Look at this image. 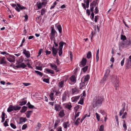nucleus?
Returning <instances> with one entry per match:
<instances>
[{"label":"nucleus","mask_w":131,"mask_h":131,"mask_svg":"<svg viewBox=\"0 0 131 131\" xmlns=\"http://www.w3.org/2000/svg\"><path fill=\"white\" fill-rule=\"evenodd\" d=\"M99 11V10H98V8L97 7H96L95 9L94 13L95 14H97L98 13Z\"/></svg>","instance_id":"680f3d73"},{"label":"nucleus","mask_w":131,"mask_h":131,"mask_svg":"<svg viewBox=\"0 0 131 131\" xmlns=\"http://www.w3.org/2000/svg\"><path fill=\"white\" fill-rule=\"evenodd\" d=\"M46 73H51L52 74H53L54 73V72L53 70L50 69H46Z\"/></svg>","instance_id":"cd10ccee"},{"label":"nucleus","mask_w":131,"mask_h":131,"mask_svg":"<svg viewBox=\"0 0 131 131\" xmlns=\"http://www.w3.org/2000/svg\"><path fill=\"white\" fill-rule=\"evenodd\" d=\"M89 1H88V0H87L86 4V7L87 8H89Z\"/></svg>","instance_id":"69168bd1"},{"label":"nucleus","mask_w":131,"mask_h":131,"mask_svg":"<svg viewBox=\"0 0 131 131\" xmlns=\"http://www.w3.org/2000/svg\"><path fill=\"white\" fill-rule=\"evenodd\" d=\"M52 53L53 56H55L57 53L58 51L53 46L52 48Z\"/></svg>","instance_id":"4468645a"},{"label":"nucleus","mask_w":131,"mask_h":131,"mask_svg":"<svg viewBox=\"0 0 131 131\" xmlns=\"http://www.w3.org/2000/svg\"><path fill=\"white\" fill-rule=\"evenodd\" d=\"M62 53V49H59V51L58 52V54L59 56H61Z\"/></svg>","instance_id":"864d4df0"},{"label":"nucleus","mask_w":131,"mask_h":131,"mask_svg":"<svg viewBox=\"0 0 131 131\" xmlns=\"http://www.w3.org/2000/svg\"><path fill=\"white\" fill-rule=\"evenodd\" d=\"M67 94L66 93V92H65L62 95V102H63L64 101H66L67 98Z\"/></svg>","instance_id":"a211bd4d"},{"label":"nucleus","mask_w":131,"mask_h":131,"mask_svg":"<svg viewBox=\"0 0 131 131\" xmlns=\"http://www.w3.org/2000/svg\"><path fill=\"white\" fill-rule=\"evenodd\" d=\"M23 58L21 57L20 58L18 59V60H17V62L18 63L21 62L23 61Z\"/></svg>","instance_id":"c03bdc74"},{"label":"nucleus","mask_w":131,"mask_h":131,"mask_svg":"<svg viewBox=\"0 0 131 131\" xmlns=\"http://www.w3.org/2000/svg\"><path fill=\"white\" fill-rule=\"evenodd\" d=\"M47 1L46 0H43V1L42 3L44 6H45L46 5L47 3Z\"/></svg>","instance_id":"338daca9"},{"label":"nucleus","mask_w":131,"mask_h":131,"mask_svg":"<svg viewBox=\"0 0 131 131\" xmlns=\"http://www.w3.org/2000/svg\"><path fill=\"white\" fill-rule=\"evenodd\" d=\"M41 125L40 123H38L37 125L36 128H37L38 130H39L40 128L41 127Z\"/></svg>","instance_id":"a18cd8bd"},{"label":"nucleus","mask_w":131,"mask_h":131,"mask_svg":"<svg viewBox=\"0 0 131 131\" xmlns=\"http://www.w3.org/2000/svg\"><path fill=\"white\" fill-rule=\"evenodd\" d=\"M95 6V5H94V3H91L90 5V10L92 12H93L94 8V6Z\"/></svg>","instance_id":"5701e85b"},{"label":"nucleus","mask_w":131,"mask_h":131,"mask_svg":"<svg viewBox=\"0 0 131 131\" xmlns=\"http://www.w3.org/2000/svg\"><path fill=\"white\" fill-rule=\"evenodd\" d=\"M27 102V101L26 100L21 101L19 102V104L21 106L23 105L26 104Z\"/></svg>","instance_id":"2f4dec72"},{"label":"nucleus","mask_w":131,"mask_h":131,"mask_svg":"<svg viewBox=\"0 0 131 131\" xmlns=\"http://www.w3.org/2000/svg\"><path fill=\"white\" fill-rule=\"evenodd\" d=\"M94 12H92L91 16H90V17L91 19L93 20L94 19Z\"/></svg>","instance_id":"6e6d98bb"},{"label":"nucleus","mask_w":131,"mask_h":131,"mask_svg":"<svg viewBox=\"0 0 131 131\" xmlns=\"http://www.w3.org/2000/svg\"><path fill=\"white\" fill-rule=\"evenodd\" d=\"M90 77L89 75H87L84 79V82L87 83V82L89 79Z\"/></svg>","instance_id":"7c9ffc66"},{"label":"nucleus","mask_w":131,"mask_h":131,"mask_svg":"<svg viewBox=\"0 0 131 131\" xmlns=\"http://www.w3.org/2000/svg\"><path fill=\"white\" fill-rule=\"evenodd\" d=\"M66 44V43L62 41H60L59 43V49H62V48L64 44Z\"/></svg>","instance_id":"bb28decb"},{"label":"nucleus","mask_w":131,"mask_h":131,"mask_svg":"<svg viewBox=\"0 0 131 131\" xmlns=\"http://www.w3.org/2000/svg\"><path fill=\"white\" fill-rule=\"evenodd\" d=\"M114 86L117 91L119 90V81L118 78L116 76H114L111 80Z\"/></svg>","instance_id":"f03ea898"},{"label":"nucleus","mask_w":131,"mask_h":131,"mask_svg":"<svg viewBox=\"0 0 131 131\" xmlns=\"http://www.w3.org/2000/svg\"><path fill=\"white\" fill-rule=\"evenodd\" d=\"M121 39L123 41H124L126 39V38L125 35H121Z\"/></svg>","instance_id":"4c0bfd02"},{"label":"nucleus","mask_w":131,"mask_h":131,"mask_svg":"<svg viewBox=\"0 0 131 131\" xmlns=\"http://www.w3.org/2000/svg\"><path fill=\"white\" fill-rule=\"evenodd\" d=\"M87 62V60L86 58H83L82 61L81 62V65L83 67L86 64Z\"/></svg>","instance_id":"2eb2a0df"},{"label":"nucleus","mask_w":131,"mask_h":131,"mask_svg":"<svg viewBox=\"0 0 131 131\" xmlns=\"http://www.w3.org/2000/svg\"><path fill=\"white\" fill-rule=\"evenodd\" d=\"M56 63L57 65H59L60 63V62L59 60V59H56Z\"/></svg>","instance_id":"0e129e2a"},{"label":"nucleus","mask_w":131,"mask_h":131,"mask_svg":"<svg viewBox=\"0 0 131 131\" xmlns=\"http://www.w3.org/2000/svg\"><path fill=\"white\" fill-rule=\"evenodd\" d=\"M46 12L45 10L44 9H42L41 10V15H43L45 14Z\"/></svg>","instance_id":"bf43d9fd"},{"label":"nucleus","mask_w":131,"mask_h":131,"mask_svg":"<svg viewBox=\"0 0 131 131\" xmlns=\"http://www.w3.org/2000/svg\"><path fill=\"white\" fill-rule=\"evenodd\" d=\"M69 79L72 82L75 83L76 82V78L73 75L72 76L70 77Z\"/></svg>","instance_id":"6ab92c4d"},{"label":"nucleus","mask_w":131,"mask_h":131,"mask_svg":"<svg viewBox=\"0 0 131 131\" xmlns=\"http://www.w3.org/2000/svg\"><path fill=\"white\" fill-rule=\"evenodd\" d=\"M64 110H61L59 113V115L61 117H62L65 116Z\"/></svg>","instance_id":"412c9836"},{"label":"nucleus","mask_w":131,"mask_h":131,"mask_svg":"<svg viewBox=\"0 0 131 131\" xmlns=\"http://www.w3.org/2000/svg\"><path fill=\"white\" fill-rule=\"evenodd\" d=\"M104 126L102 125L100 126V128L99 129V131H103L104 130Z\"/></svg>","instance_id":"8fccbe9b"},{"label":"nucleus","mask_w":131,"mask_h":131,"mask_svg":"<svg viewBox=\"0 0 131 131\" xmlns=\"http://www.w3.org/2000/svg\"><path fill=\"white\" fill-rule=\"evenodd\" d=\"M57 4V3L56 2H55L53 4V5L51 6L50 9H53L55 7Z\"/></svg>","instance_id":"de8ad7c7"},{"label":"nucleus","mask_w":131,"mask_h":131,"mask_svg":"<svg viewBox=\"0 0 131 131\" xmlns=\"http://www.w3.org/2000/svg\"><path fill=\"white\" fill-rule=\"evenodd\" d=\"M35 72L38 75H39L42 76L43 75L42 73L39 71H35Z\"/></svg>","instance_id":"37998d69"},{"label":"nucleus","mask_w":131,"mask_h":131,"mask_svg":"<svg viewBox=\"0 0 131 131\" xmlns=\"http://www.w3.org/2000/svg\"><path fill=\"white\" fill-rule=\"evenodd\" d=\"M92 57L91 53L90 51H89L86 57L88 59H89Z\"/></svg>","instance_id":"c9c22d12"},{"label":"nucleus","mask_w":131,"mask_h":131,"mask_svg":"<svg viewBox=\"0 0 131 131\" xmlns=\"http://www.w3.org/2000/svg\"><path fill=\"white\" fill-rule=\"evenodd\" d=\"M50 66L52 69L56 70V72H58L59 71L58 69H57V66L54 64L50 63Z\"/></svg>","instance_id":"0eeeda50"},{"label":"nucleus","mask_w":131,"mask_h":131,"mask_svg":"<svg viewBox=\"0 0 131 131\" xmlns=\"http://www.w3.org/2000/svg\"><path fill=\"white\" fill-rule=\"evenodd\" d=\"M83 99L81 98L80 100H79L78 103V104H82L83 103Z\"/></svg>","instance_id":"3c124183"},{"label":"nucleus","mask_w":131,"mask_h":131,"mask_svg":"<svg viewBox=\"0 0 131 131\" xmlns=\"http://www.w3.org/2000/svg\"><path fill=\"white\" fill-rule=\"evenodd\" d=\"M8 120V119H6V121H5V122L4 123V126H5L6 127L7 126H8V125L7 123L8 121H7V120Z\"/></svg>","instance_id":"4d7b16f0"},{"label":"nucleus","mask_w":131,"mask_h":131,"mask_svg":"<svg viewBox=\"0 0 131 131\" xmlns=\"http://www.w3.org/2000/svg\"><path fill=\"white\" fill-rule=\"evenodd\" d=\"M33 111H28L26 114V116L27 118H29L32 114Z\"/></svg>","instance_id":"b1692460"},{"label":"nucleus","mask_w":131,"mask_h":131,"mask_svg":"<svg viewBox=\"0 0 131 131\" xmlns=\"http://www.w3.org/2000/svg\"><path fill=\"white\" fill-rule=\"evenodd\" d=\"M54 92L55 91L54 90H53V91H51L49 95L50 99L52 101H53L54 100Z\"/></svg>","instance_id":"f3484780"},{"label":"nucleus","mask_w":131,"mask_h":131,"mask_svg":"<svg viewBox=\"0 0 131 131\" xmlns=\"http://www.w3.org/2000/svg\"><path fill=\"white\" fill-rule=\"evenodd\" d=\"M64 84V82L63 81L59 82L58 84L59 87L60 88H62Z\"/></svg>","instance_id":"a878e982"},{"label":"nucleus","mask_w":131,"mask_h":131,"mask_svg":"<svg viewBox=\"0 0 131 131\" xmlns=\"http://www.w3.org/2000/svg\"><path fill=\"white\" fill-rule=\"evenodd\" d=\"M43 81L47 83H49V79H48L44 78L43 80Z\"/></svg>","instance_id":"603ef678"},{"label":"nucleus","mask_w":131,"mask_h":131,"mask_svg":"<svg viewBox=\"0 0 131 131\" xmlns=\"http://www.w3.org/2000/svg\"><path fill=\"white\" fill-rule=\"evenodd\" d=\"M7 59L10 62H14L15 61L14 57V56H9L8 57H7Z\"/></svg>","instance_id":"1a4fd4ad"},{"label":"nucleus","mask_w":131,"mask_h":131,"mask_svg":"<svg viewBox=\"0 0 131 131\" xmlns=\"http://www.w3.org/2000/svg\"><path fill=\"white\" fill-rule=\"evenodd\" d=\"M27 107L25 106H23L22 107L20 112L21 113H24L27 110Z\"/></svg>","instance_id":"c85d7f7f"},{"label":"nucleus","mask_w":131,"mask_h":131,"mask_svg":"<svg viewBox=\"0 0 131 131\" xmlns=\"http://www.w3.org/2000/svg\"><path fill=\"white\" fill-rule=\"evenodd\" d=\"M27 124H25L23 125L22 129V130L25 129L27 128Z\"/></svg>","instance_id":"5fc2aeb1"},{"label":"nucleus","mask_w":131,"mask_h":131,"mask_svg":"<svg viewBox=\"0 0 131 131\" xmlns=\"http://www.w3.org/2000/svg\"><path fill=\"white\" fill-rule=\"evenodd\" d=\"M13 110H16V106H13L10 105L8 108L7 111L8 112H10Z\"/></svg>","instance_id":"7ed1b4c3"},{"label":"nucleus","mask_w":131,"mask_h":131,"mask_svg":"<svg viewBox=\"0 0 131 131\" xmlns=\"http://www.w3.org/2000/svg\"><path fill=\"white\" fill-rule=\"evenodd\" d=\"M36 68L37 69L40 71H41L42 70V68L41 67L37 66Z\"/></svg>","instance_id":"774afa93"},{"label":"nucleus","mask_w":131,"mask_h":131,"mask_svg":"<svg viewBox=\"0 0 131 131\" xmlns=\"http://www.w3.org/2000/svg\"><path fill=\"white\" fill-rule=\"evenodd\" d=\"M68 124V122H64L63 124V126L64 128H67V127L69 126Z\"/></svg>","instance_id":"c756f323"},{"label":"nucleus","mask_w":131,"mask_h":131,"mask_svg":"<svg viewBox=\"0 0 131 131\" xmlns=\"http://www.w3.org/2000/svg\"><path fill=\"white\" fill-rule=\"evenodd\" d=\"M20 67L23 69L27 67V66L24 63H21Z\"/></svg>","instance_id":"49530a36"},{"label":"nucleus","mask_w":131,"mask_h":131,"mask_svg":"<svg viewBox=\"0 0 131 131\" xmlns=\"http://www.w3.org/2000/svg\"><path fill=\"white\" fill-rule=\"evenodd\" d=\"M103 100L102 98L100 96H98L94 98L92 104L93 107L95 108L100 106Z\"/></svg>","instance_id":"f257e3e1"},{"label":"nucleus","mask_w":131,"mask_h":131,"mask_svg":"<svg viewBox=\"0 0 131 131\" xmlns=\"http://www.w3.org/2000/svg\"><path fill=\"white\" fill-rule=\"evenodd\" d=\"M65 107L69 109V110H70L72 106L71 104H67L66 105Z\"/></svg>","instance_id":"e433bc0d"},{"label":"nucleus","mask_w":131,"mask_h":131,"mask_svg":"<svg viewBox=\"0 0 131 131\" xmlns=\"http://www.w3.org/2000/svg\"><path fill=\"white\" fill-rule=\"evenodd\" d=\"M80 118H78L74 122L75 124L76 125H78L79 123V121H80Z\"/></svg>","instance_id":"58836bf2"},{"label":"nucleus","mask_w":131,"mask_h":131,"mask_svg":"<svg viewBox=\"0 0 131 131\" xmlns=\"http://www.w3.org/2000/svg\"><path fill=\"white\" fill-rule=\"evenodd\" d=\"M0 64H6L7 63V62L6 61V58L5 57H3L0 58Z\"/></svg>","instance_id":"6e6552de"},{"label":"nucleus","mask_w":131,"mask_h":131,"mask_svg":"<svg viewBox=\"0 0 131 131\" xmlns=\"http://www.w3.org/2000/svg\"><path fill=\"white\" fill-rule=\"evenodd\" d=\"M55 27L57 28L59 33H61L62 32V28L61 26L59 25H58L57 24H56L55 25Z\"/></svg>","instance_id":"dca6fc26"},{"label":"nucleus","mask_w":131,"mask_h":131,"mask_svg":"<svg viewBox=\"0 0 131 131\" xmlns=\"http://www.w3.org/2000/svg\"><path fill=\"white\" fill-rule=\"evenodd\" d=\"M80 106L81 107V106L80 105H78L74 107V109L75 110L74 113H77V112L78 111V109L79 108Z\"/></svg>","instance_id":"72a5a7b5"},{"label":"nucleus","mask_w":131,"mask_h":131,"mask_svg":"<svg viewBox=\"0 0 131 131\" xmlns=\"http://www.w3.org/2000/svg\"><path fill=\"white\" fill-rule=\"evenodd\" d=\"M49 36L50 38V39L51 40H55V38L54 37L55 36L52 35L51 34H50L49 35Z\"/></svg>","instance_id":"f704fd0d"},{"label":"nucleus","mask_w":131,"mask_h":131,"mask_svg":"<svg viewBox=\"0 0 131 131\" xmlns=\"http://www.w3.org/2000/svg\"><path fill=\"white\" fill-rule=\"evenodd\" d=\"M80 96H78L75 97H73L71 98V100L72 102H75L77 101L79 99Z\"/></svg>","instance_id":"aec40b11"},{"label":"nucleus","mask_w":131,"mask_h":131,"mask_svg":"<svg viewBox=\"0 0 131 131\" xmlns=\"http://www.w3.org/2000/svg\"><path fill=\"white\" fill-rule=\"evenodd\" d=\"M27 120L26 118L21 117L20 118L19 121L18 123L19 124H22V123L25 122Z\"/></svg>","instance_id":"9d476101"},{"label":"nucleus","mask_w":131,"mask_h":131,"mask_svg":"<svg viewBox=\"0 0 131 131\" xmlns=\"http://www.w3.org/2000/svg\"><path fill=\"white\" fill-rule=\"evenodd\" d=\"M17 11L19 12L20 10H22L23 9H25V7L21 5L20 4H17Z\"/></svg>","instance_id":"423d86ee"},{"label":"nucleus","mask_w":131,"mask_h":131,"mask_svg":"<svg viewBox=\"0 0 131 131\" xmlns=\"http://www.w3.org/2000/svg\"><path fill=\"white\" fill-rule=\"evenodd\" d=\"M62 107L59 104H55L54 106V109L57 111H58L62 109Z\"/></svg>","instance_id":"ddd939ff"},{"label":"nucleus","mask_w":131,"mask_h":131,"mask_svg":"<svg viewBox=\"0 0 131 131\" xmlns=\"http://www.w3.org/2000/svg\"><path fill=\"white\" fill-rule=\"evenodd\" d=\"M51 32L50 34L55 36V33H57L56 31L55 30L53 27L51 26Z\"/></svg>","instance_id":"4be33fe9"},{"label":"nucleus","mask_w":131,"mask_h":131,"mask_svg":"<svg viewBox=\"0 0 131 131\" xmlns=\"http://www.w3.org/2000/svg\"><path fill=\"white\" fill-rule=\"evenodd\" d=\"M36 4L38 9H41L43 5L42 3L39 2L37 3Z\"/></svg>","instance_id":"393cba45"},{"label":"nucleus","mask_w":131,"mask_h":131,"mask_svg":"<svg viewBox=\"0 0 131 131\" xmlns=\"http://www.w3.org/2000/svg\"><path fill=\"white\" fill-rule=\"evenodd\" d=\"M125 68L126 69H128L131 67V63L129 59L127 60L125 64Z\"/></svg>","instance_id":"39448f33"},{"label":"nucleus","mask_w":131,"mask_h":131,"mask_svg":"<svg viewBox=\"0 0 131 131\" xmlns=\"http://www.w3.org/2000/svg\"><path fill=\"white\" fill-rule=\"evenodd\" d=\"M23 53L24 54L26 57L27 58H29L30 57V54L29 52L28 51H27L26 50L24 49L23 50Z\"/></svg>","instance_id":"9b49d317"},{"label":"nucleus","mask_w":131,"mask_h":131,"mask_svg":"<svg viewBox=\"0 0 131 131\" xmlns=\"http://www.w3.org/2000/svg\"><path fill=\"white\" fill-rule=\"evenodd\" d=\"M123 126L124 129L126 130L127 129V127L126 125V123L125 120H123Z\"/></svg>","instance_id":"a19ab883"},{"label":"nucleus","mask_w":131,"mask_h":131,"mask_svg":"<svg viewBox=\"0 0 131 131\" xmlns=\"http://www.w3.org/2000/svg\"><path fill=\"white\" fill-rule=\"evenodd\" d=\"M43 51V49H40L39 50V52L38 53V55L37 57H38L41 54L42 52Z\"/></svg>","instance_id":"13d9d810"},{"label":"nucleus","mask_w":131,"mask_h":131,"mask_svg":"<svg viewBox=\"0 0 131 131\" xmlns=\"http://www.w3.org/2000/svg\"><path fill=\"white\" fill-rule=\"evenodd\" d=\"M72 93L74 94L75 93V92L77 91V89L76 88L72 89Z\"/></svg>","instance_id":"052dcab7"},{"label":"nucleus","mask_w":131,"mask_h":131,"mask_svg":"<svg viewBox=\"0 0 131 131\" xmlns=\"http://www.w3.org/2000/svg\"><path fill=\"white\" fill-rule=\"evenodd\" d=\"M86 13L88 16H89L90 15V10L89 9H87L86 10Z\"/></svg>","instance_id":"e2e57ef3"},{"label":"nucleus","mask_w":131,"mask_h":131,"mask_svg":"<svg viewBox=\"0 0 131 131\" xmlns=\"http://www.w3.org/2000/svg\"><path fill=\"white\" fill-rule=\"evenodd\" d=\"M110 73V70L109 69H107L106 71V73L105 74L103 78V80L104 81L106 80L107 79V75Z\"/></svg>","instance_id":"f8f14e48"},{"label":"nucleus","mask_w":131,"mask_h":131,"mask_svg":"<svg viewBox=\"0 0 131 131\" xmlns=\"http://www.w3.org/2000/svg\"><path fill=\"white\" fill-rule=\"evenodd\" d=\"M60 120H57L55 121L54 125V127L55 128H56L57 127L58 125L60 123Z\"/></svg>","instance_id":"ea45409f"},{"label":"nucleus","mask_w":131,"mask_h":131,"mask_svg":"<svg viewBox=\"0 0 131 131\" xmlns=\"http://www.w3.org/2000/svg\"><path fill=\"white\" fill-rule=\"evenodd\" d=\"M87 83H86L85 82L81 80V82L80 84L79 89H84L85 88Z\"/></svg>","instance_id":"20e7f679"},{"label":"nucleus","mask_w":131,"mask_h":131,"mask_svg":"<svg viewBox=\"0 0 131 131\" xmlns=\"http://www.w3.org/2000/svg\"><path fill=\"white\" fill-rule=\"evenodd\" d=\"M95 115L96 117L97 120H98V121H99L100 118V116L97 113H96L95 114Z\"/></svg>","instance_id":"09e8293b"},{"label":"nucleus","mask_w":131,"mask_h":131,"mask_svg":"<svg viewBox=\"0 0 131 131\" xmlns=\"http://www.w3.org/2000/svg\"><path fill=\"white\" fill-rule=\"evenodd\" d=\"M88 66H86L85 67L82 68V69L83 71L84 72H85L87 70Z\"/></svg>","instance_id":"79ce46f5"},{"label":"nucleus","mask_w":131,"mask_h":131,"mask_svg":"<svg viewBox=\"0 0 131 131\" xmlns=\"http://www.w3.org/2000/svg\"><path fill=\"white\" fill-rule=\"evenodd\" d=\"M28 107L29 108H33L34 106L31 105L29 102H28L27 104Z\"/></svg>","instance_id":"473e14b6"}]
</instances>
